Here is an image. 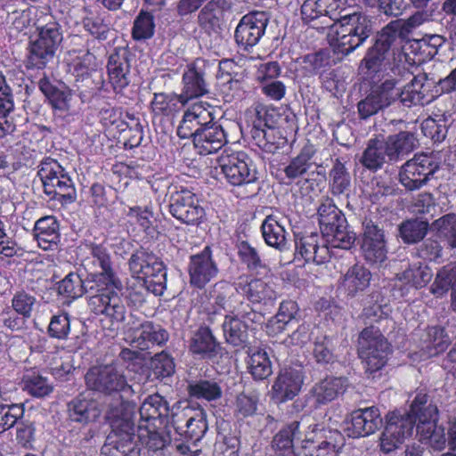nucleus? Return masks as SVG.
<instances>
[{"mask_svg": "<svg viewBox=\"0 0 456 456\" xmlns=\"http://www.w3.org/2000/svg\"><path fill=\"white\" fill-rule=\"evenodd\" d=\"M370 272L362 265H354L344 275L342 286L348 295L354 296L364 290L370 284Z\"/></svg>", "mask_w": 456, "mask_h": 456, "instance_id": "46", "label": "nucleus"}, {"mask_svg": "<svg viewBox=\"0 0 456 456\" xmlns=\"http://www.w3.org/2000/svg\"><path fill=\"white\" fill-rule=\"evenodd\" d=\"M189 349L202 359H212L219 354L221 346L210 329L200 327L191 338Z\"/></svg>", "mask_w": 456, "mask_h": 456, "instance_id": "36", "label": "nucleus"}, {"mask_svg": "<svg viewBox=\"0 0 456 456\" xmlns=\"http://www.w3.org/2000/svg\"><path fill=\"white\" fill-rule=\"evenodd\" d=\"M23 414L24 409L21 404L5 405L0 403V434L14 427Z\"/></svg>", "mask_w": 456, "mask_h": 456, "instance_id": "58", "label": "nucleus"}, {"mask_svg": "<svg viewBox=\"0 0 456 456\" xmlns=\"http://www.w3.org/2000/svg\"><path fill=\"white\" fill-rule=\"evenodd\" d=\"M398 96L394 80H386L358 103V112L362 118H368L380 110L388 107Z\"/></svg>", "mask_w": 456, "mask_h": 456, "instance_id": "23", "label": "nucleus"}, {"mask_svg": "<svg viewBox=\"0 0 456 456\" xmlns=\"http://www.w3.org/2000/svg\"><path fill=\"white\" fill-rule=\"evenodd\" d=\"M248 370L255 379L263 380L272 372V364L265 351L256 350L249 354Z\"/></svg>", "mask_w": 456, "mask_h": 456, "instance_id": "49", "label": "nucleus"}, {"mask_svg": "<svg viewBox=\"0 0 456 456\" xmlns=\"http://www.w3.org/2000/svg\"><path fill=\"white\" fill-rule=\"evenodd\" d=\"M359 346V354L367 371L376 372L385 366L390 349L379 330L374 327L364 329L360 334Z\"/></svg>", "mask_w": 456, "mask_h": 456, "instance_id": "12", "label": "nucleus"}, {"mask_svg": "<svg viewBox=\"0 0 456 456\" xmlns=\"http://www.w3.org/2000/svg\"><path fill=\"white\" fill-rule=\"evenodd\" d=\"M86 382L90 389L105 394L130 389L122 369L114 364L91 368L86 375Z\"/></svg>", "mask_w": 456, "mask_h": 456, "instance_id": "17", "label": "nucleus"}, {"mask_svg": "<svg viewBox=\"0 0 456 456\" xmlns=\"http://www.w3.org/2000/svg\"><path fill=\"white\" fill-rule=\"evenodd\" d=\"M215 108L208 102H199L189 107L177 128L181 138H191L195 134L214 123Z\"/></svg>", "mask_w": 456, "mask_h": 456, "instance_id": "19", "label": "nucleus"}, {"mask_svg": "<svg viewBox=\"0 0 456 456\" xmlns=\"http://www.w3.org/2000/svg\"><path fill=\"white\" fill-rule=\"evenodd\" d=\"M199 62L196 61L187 66L183 74L182 91L179 94L182 105L190 100L201 97L208 93V84L204 78V73Z\"/></svg>", "mask_w": 456, "mask_h": 456, "instance_id": "28", "label": "nucleus"}, {"mask_svg": "<svg viewBox=\"0 0 456 456\" xmlns=\"http://www.w3.org/2000/svg\"><path fill=\"white\" fill-rule=\"evenodd\" d=\"M425 20L424 13L416 12L407 20H395L389 22L387 26H392L388 32L394 37L396 36L400 39V45L403 47L405 39L410 31L421 25Z\"/></svg>", "mask_w": 456, "mask_h": 456, "instance_id": "52", "label": "nucleus"}, {"mask_svg": "<svg viewBox=\"0 0 456 456\" xmlns=\"http://www.w3.org/2000/svg\"><path fill=\"white\" fill-rule=\"evenodd\" d=\"M384 144L387 151L388 159L396 161L416 148L417 139L412 133L404 131L388 136Z\"/></svg>", "mask_w": 456, "mask_h": 456, "instance_id": "43", "label": "nucleus"}, {"mask_svg": "<svg viewBox=\"0 0 456 456\" xmlns=\"http://www.w3.org/2000/svg\"><path fill=\"white\" fill-rule=\"evenodd\" d=\"M222 328L227 343L238 346L247 341L248 325L237 315L225 314Z\"/></svg>", "mask_w": 456, "mask_h": 456, "instance_id": "47", "label": "nucleus"}, {"mask_svg": "<svg viewBox=\"0 0 456 456\" xmlns=\"http://www.w3.org/2000/svg\"><path fill=\"white\" fill-rule=\"evenodd\" d=\"M450 289L452 293V306L456 311V265L448 264L440 268L430 287V291L436 297L444 296Z\"/></svg>", "mask_w": 456, "mask_h": 456, "instance_id": "40", "label": "nucleus"}, {"mask_svg": "<svg viewBox=\"0 0 456 456\" xmlns=\"http://www.w3.org/2000/svg\"><path fill=\"white\" fill-rule=\"evenodd\" d=\"M84 28L99 40H105L110 31L109 25L101 16H88L83 20Z\"/></svg>", "mask_w": 456, "mask_h": 456, "instance_id": "63", "label": "nucleus"}, {"mask_svg": "<svg viewBox=\"0 0 456 456\" xmlns=\"http://www.w3.org/2000/svg\"><path fill=\"white\" fill-rule=\"evenodd\" d=\"M236 289L252 304L266 305L277 299L275 283L270 278L240 279Z\"/></svg>", "mask_w": 456, "mask_h": 456, "instance_id": "22", "label": "nucleus"}, {"mask_svg": "<svg viewBox=\"0 0 456 456\" xmlns=\"http://www.w3.org/2000/svg\"><path fill=\"white\" fill-rule=\"evenodd\" d=\"M263 238L265 243L279 250H283L287 246V232L282 220L271 215L265 217L261 225Z\"/></svg>", "mask_w": 456, "mask_h": 456, "instance_id": "42", "label": "nucleus"}, {"mask_svg": "<svg viewBox=\"0 0 456 456\" xmlns=\"http://www.w3.org/2000/svg\"><path fill=\"white\" fill-rule=\"evenodd\" d=\"M347 387V380L342 377H327L314 384L310 391L314 405L327 404L343 395Z\"/></svg>", "mask_w": 456, "mask_h": 456, "instance_id": "31", "label": "nucleus"}, {"mask_svg": "<svg viewBox=\"0 0 456 456\" xmlns=\"http://www.w3.org/2000/svg\"><path fill=\"white\" fill-rule=\"evenodd\" d=\"M433 226L441 236L448 240L452 248H456V215L447 214L433 223Z\"/></svg>", "mask_w": 456, "mask_h": 456, "instance_id": "59", "label": "nucleus"}, {"mask_svg": "<svg viewBox=\"0 0 456 456\" xmlns=\"http://www.w3.org/2000/svg\"><path fill=\"white\" fill-rule=\"evenodd\" d=\"M33 232L38 247L44 250L55 248L60 241V224L53 216L39 218L35 223Z\"/></svg>", "mask_w": 456, "mask_h": 456, "instance_id": "34", "label": "nucleus"}, {"mask_svg": "<svg viewBox=\"0 0 456 456\" xmlns=\"http://www.w3.org/2000/svg\"><path fill=\"white\" fill-rule=\"evenodd\" d=\"M257 397L253 395L240 394L235 401L234 412L238 418H247L256 413Z\"/></svg>", "mask_w": 456, "mask_h": 456, "instance_id": "62", "label": "nucleus"}, {"mask_svg": "<svg viewBox=\"0 0 456 456\" xmlns=\"http://www.w3.org/2000/svg\"><path fill=\"white\" fill-rule=\"evenodd\" d=\"M135 410L134 403L122 401L107 411L112 434L102 447V456H141V450L134 441L133 418Z\"/></svg>", "mask_w": 456, "mask_h": 456, "instance_id": "3", "label": "nucleus"}, {"mask_svg": "<svg viewBox=\"0 0 456 456\" xmlns=\"http://www.w3.org/2000/svg\"><path fill=\"white\" fill-rule=\"evenodd\" d=\"M124 339L134 348L147 350L156 345L165 344L168 339V333L159 324L134 320L126 325Z\"/></svg>", "mask_w": 456, "mask_h": 456, "instance_id": "15", "label": "nucleus"}, {"mask_svg": "<svg viewBox=\"0 0 456 456\" xmlns=\"http://www.w3.org/2000/svg\"><path fill=\"white\" fill-rule=\"evenodd\" d=\"M89 256L84 260L86 267H99L101 272L87 278L89 290L94 293L103 290L117 305L126 306L122 297L123 284L111 267V259L108 248L102 244L87 246Z\"/></svg>", "mask_w": 456, "mask_h": 456, "instance_id": "5", "label": "nucleus"}, {"mask_svg": "<svg viewBox=\"0 0 456 456\" xmlns=\"http://www.w3.org/2000/svg\"><path fill=\"white\" fill-rule=\"evenodd\" d=\"M268 18L264 12H252L244 15L234 32L237 45L243 50L256 45L265 35Z\"/></svg>", "mask_w": 456, "mask_h": 456, "instance_id": "18", "label": "nucleus"}, {"mask_svg": "<svg viewBox=\"0 0 456 456\" xmlns=\"http://www.w3.org/2000/svg\"><path fill=\"white\" fill-rule=\"evenodd\" d=\"M155 23L153 15L141 11L134 21L132 35L135 40H145L154 35Z\"/></svg>", "mask_w": 456, "mask_h": 456, "instance_id": "55", "label": "nucleus"}, {"mask_svg": "<svg viewBox=\"0 0 456 456\" xmlns=\"http://www.w3.org/2000/svg\"><path fill=\"white\" fill-rule=\"evenodd\" d=\"M169 212L175 218L188 225L200 224L206 216L197 194L183 187L171 193Z\"/></svg>", "mask_w": 456, "mask_h": 456, "instance_id": "16", "label": "nucleus"}, {"mask_svg": "<svg viewBox=\"0 0 456 456\" xmlns=\"http://www.w3.org/2000/svg\"><path fill=\"white\" fill-rule=\"evenodd\" d=\"M428 336L429 339L425 346V354L428 357H434L444 352L451 343L450 338L442 328H429Z\"/></svg>", "mask_w": 456, "mask_h": 456, "instance_id": "51", "label": "nucleus"}, {"mask_svg": "<svg viewBox=\"0 0 456 456\" xmlns=\"http://www.w3.org/2000/svg\"><path fill=\"white\" fill-rule=\"evenodd\" d=\"M62 38L60 25L56 22L37 27V33L30 37L29 65L37 69L45 68L53 59Z\"/></svg>", "mask_w": 456, "mask_h": 456, "instance_id": "9", "label": "nucleus"}, {"mask_svg": "<svg viewBox=\"0 0 456 456\" xmlns=\"http://www.w3.org/2000/svg\"><path fill=\"white\" fill-rule=\"evenodd\" d=\"M415 419L411 408L408 412L392 411L387 416V424L380 436V449L389 453L399 448L413 434Z\"/></svg>", "mask_w": 456, "mask_h": 456, "instance_id": "14", "label": "nucleus"}, {"mask_svg": "<svg viewBox=\"0 0 456 456\" xmlns=\"http://www.w3.org/2000/svg\"><path fill=\"white\" fill-rule=\"evenodd\" d=\"M426 80V74L414 76L411 81L407 84L403 90L400 91V89L396 87L398 90L397 98L407 107L428 103L430 100L427 96L428 90L425 86Z\"/></svg>", "mask_w": 456, "mask_h": 456, "instance_id": "39", "label": "nucleus"}, {"mask_svg": "<svg viewBox=\"0 0 456 456\" xmlns=\"http://www.w3.org/2000/svg\"><path fill=\"white\" fill-rule=\"evenodd\" d=\"M304 375L301 369L284 368L275 378L270 396L277 403L293 400L301 391Z\"/></svg>", "mask_w": 456, "mask_h": 456, "instance_id": "20", "label": "nucleus"}, {"mask_svg": "<svg viewBox=\"0 0 456 456\" xmlns=\"http://www.w3.org/2000/svg\"><path fill=\"white\" fill-rule=\"evenodd\" d=\"M351 188V175L345 164L336 159L329 172V189L334 196H347Z\"/></svg>", "mask_w": 456, "mask_h": 456, "instance_id": "45", "label": "nucleus"}, {"mask_svg": "<svg viewBox=\"0 0 456 456\" xmlns=\"http://www.w3.org/2000/svg\"><path fill=\"white\" fill-rule=\"evenodd\" d=\"M166 272L162 262L151 253L149 258V265L142 274L141 280L142 286L156 296L162 295L166 289Z\"/></svg>", "mask_w": 456, "mask_h": 456, "instance_id": "38", "label": "nucleus"}, {"mask_svg": "<svg viewBox=\"0 0 456 456\" xmlns=\"http://www.w3.org/2000/svg\"><path fill=\"white\" fill-rule=\"evenodd\" d=\"M439 163L430 154H416L399 171V182L408 191H417L428 183L438 170Z\"/></svg>", "mask_w": 456, "mask_h": 456, "instance_id": "13", "label": "nucleus"}, {"mask_svg": "<svg viewBox=\"0 0 456 456\" xmlns=\"http://www.w3.org/2000/svg\"><path fill=\"white\" fill-rule=\"evenodd\" d=\"M299 427V421H293L274 436L273 447L277 452V456H295L294 443L301 445V440L304 439Z\"/></svg>", "mask_w": 456, "mask_h": 456, "instance_id": "37", "label": "nucleus"}, {"mask_svg": "<svg viewBox=\"0 0 456 456\" xmlns=\"http://www.w3.org/2000/svg\"><path fill=\"white\" fill-rule=\"evenodd\" d=\"M217 163L221 173L232 185L253 183L258 178L254 161L244 151L224 150L217 158Z\"/></svg>", "mask_w": 456, "mask_h": 456, "instance_id": "10", "label": "nucleus"}, {"mask_svg": "<svg viewBox=\"0 0 456 456\" xmlns=\"http://www.w3.org/2000/svg\"><path fill=\"white\" fill-rule=\"evenodd\" d=\"M152 111L157 115H171L179 110L182 105L180 95L171 94H154V97L151 102Z\"/></svg>", "mask_w": 456, "mask_h": 456, "instance_id": "50", "label": "nucleus"}, {"mask_svg": "<svg viewBox=\"0 0 456 456\" xmlns=\"http://www.w3.org/2000/svg\"><path fill=\"white\" fill-rule=\"evenodd\" d=\"M22 380L24 389L36 397L45 396L53 390V387L48 380L36 372L25 374Z\"/></svg>", "mask_w": 456, "mask_h": 456, "instance_id": "56", "label": "nucleus"}, {"mask_svg": "<svg viewBox=\"0 0 456 456\" xmlns=\"http://www.w3.org/2000/svg\"><path fill=\"white\" fill-rule=\"evenodd\" d=\"M361 249L365 260L371 264L383 263L387 258L384 232L371 221L363 223Z\"/></svg>", "mask_w": 456, "mask_h": 456, "instance_id": "25", "label": "nucleus"}, {"mask_svg": "<svg viewBox=\"0 0 456 456\" xmlns=\"http://www.w3.org/2000/svg\"><path fill=\"white\" fill-rule=\"evenodd\" d=\"M87 286V279L83 281L77 273H70L62 279L58 285L59 294L69 300L87 294L88 305L95 314H102L112 322H122L125 321L126 306L117 305L108 294L99 289V291L92 293Z\"/></svg>", "mask_w": 456, "mask_h": 456, "instance_id": "6", "label": "nucleus"}, {"mask_svg": "<svg viewBox=\"0 0 456 456\" xmlns=\"http://www.w3.org/2000/svg\"><path fill=\"white\" fill-rule=\"evenodd\" d=\"M136 436L151 456H167L166 447L170 444L169 434L161 428L162 417L168 413L166 400L158 394L149 395L142 403Z\"/></svg>", "mask_w": 456, "mask_h": 456, "instance_id": "2", "label": "nucleus"}, {"mask_svg": "<svg viewBox=\"0 0 456 456\" xmlns=\"http://www.w3.org/2000/svg\"><path fill=\"white\" fill-rule=\"evenodd\" d=\"M70 332V321L68 314L53 315L48 326V333L52 338L66 339Z\"/></svg>", "mask_w": 456, "mask_h": 456, "instance_id": "61", "label": "nucleus"}, {"mask_svg": "<svg viewBox=\"0 0 456 456\" xmlns=\"http://www.w3.org/2000/svg\"><path fill=\"white\" fill-rule=\"evenodd\" d=\"M232 9L229 0H208L197 15L199 27L208 35L220 33L225 24L226 13Z\"/></svg>", "mask_w": 456, "mask_h": 456, "instance_id": "21", "label": "nucleus"}, {"mask_svg": "<svg viewBox=\"0 0 456 456\" xmlns=\"http://www.w3.org/2000/svg\"><path fill=\"white\" fill-rule=\"evenodd\" d=\"M345 11L342 0H305L300 9L305 23L317 30L328 28L330 45L347 55L370 36L372 23L362 12L342 14Z\"/></svg>", "mask_w": 456, "mask_h": 456, "instance_id": "1", "label": "nucleus"}, {"mask_svg": "<svg viewBox=\"0 0 456 456\" xmlns=\"http://www.w3.org/2000/svg\"><path fill=\"white\" fill-rule=\"evenodd\" d=\"M427 394L419 392L411 404L416 433L421 443L428 444L434 450L441 451L447 441L444 428L437 424V407L431 403L427 405Z\"/></svg>", "mask_w": 456, "mask_h": 456, "instance_id": "7", "label": "nucleus"}, {"mask_svg": "<svg viewBox=\"0 0 456 456\" xmlns=\"http://www.w3.org/2000/svg\"><path fill=\"white\" fill-rule=\"evenodd\" d=\"M428 229V223L426 221L408 220L400 226V235L404 242L416 243L425 237Z\"/></svg>", "mask_w": 456, "mask_h": 456, "instance_id": "54", "label": "nucleus"}, {"mask_svg": "<svg viewBox=\"0 0 456 456\" xmlns=\"http://www.w3.org/2000/svg\"><path fill=\"white\" fill-rule=\"evenodd\" d=\"M314 152L315 151L313 145L304 146L300 152L296 157L292 158L285 167L284 173L286 176L289 179L294 180L307 175L314 166L312 159Z\"/></svg>", "mask_w": 456, "mask_h": 456, "instance_id": "44", "label": "nucleus"}, {"mask_svg": "<svg viewBox=\"0 0 456 456\" xmlns=\"http://www.w3.org/2000/svg\"><path fill=\"white\" fill-rule=\"evenodd\" d=\"M218 273V267L212 257V251L206 247L201 252L190 257L189 275L192 286L202 289Z\"/></svg>", "mask_w": 456, "mask_h": 456, "instance_id": "26", "label": "nucleus"}, {"mask_svg": "<svg viewBox=\"0 0 456 456\" xmlns=\"http://www.w3.org/2000/svg\"><path fill=\"white\" fill-rule=\"evenodd\" d=\"M392 26H386L379 33L373 46L368 49L361 62L360 69L367 76H374L387 70L395 71L404 64L406 54L400 45V39L388 31Z\"/></svg>", "mask_w": 456, "mask_h": 456, "instance_id": "4", "label": "nucleus"}, {"mask_svg": "<svg viewBox=\"0 0 456 456\" xmlns=\"http://www.w3.org/2000/svg\"><path fill=\"white\" fill-rule=\"evenodd\" d=\"M37 175L42 182L44 192L61 204L75 200V189L63 167L53 159L41 162Z\"/></svg>", "mask_w": 456, "mask_h": 456, "instance_id": "8", "label": "nucleus"}, {"mask_svg": "<svg viewBox=\"0 0 456 456\" xmlns=\"http://www.w3.org/2000/svg\"><path fill=\"white\" fill-rule=\"evenodd\" d=\"M192 412L191 408H184L172 416V425L175 431L188 440L200 441L208 429L205 414L202 411Z\"/></svg>", "mask_w": 456, "mask_h": 456, "instance_id": "24", "label": "nucleus"}, {"mask_svg": "<svg viewBox=\"0 0 456 456\" xmlns=\"http://www.w3.org/2000/svg\"><path fill=\"white\" fill-rule=\"evenodd\" d=\"M38 86L56 114L62 116L69 112L72 100L70 89L53 85L46 77L39 80Z\"/></svg>", "mask_w": 456, "mask_h": 456, "instance_id": "33", "label": "nucleus"}, {"mask_svg": "<svg viewBox=\"0 0 456 456\" xmlns=\"http://www.w3.org/2000/svg\"><path fill=\"white\" fill-rule=\"evenodd\" d=\"M433 272L422 263L412 264L401 274L397 275L395 287H398L400 296L404 297L409 288L421 289L432 279Z\"/></svg>", "mask_w": 456, "mask_h": 456, "instance_id": "32", "label": "nucleus"}, {"mask_svg": "<svg viewBox=\"0 0 456 456\" xmlns=\"http://www.w3.org/2000/svg\"><path fill=\"white\" fill-rule=\"evenodd\" d=\"M344 445L343 435L322 424H310L304 432L301 447L307 456H337Z\"/></svg>", "mask_w": 456, "mask_h": 456, "instance_id": "11", "label": "nucleus"}, {"mask_svg": "<svg viewBox=\"0 0 456 456\" xmlns=\"http://www.w3.org/2000/svg\"><path fill=\"white\" fill-rule=\"evenodd\" d=\"M69 416L72 421L86 424L95 421L102 410L97 402L86 397H77L68 405Z\"/></svg>", "mask_w": 456, "mask_h": 456, "instance_id": "41", "label": "nucleus"}, {"mask_svg": "<svg viewBox=\"0 0 456 456\" xmlns=\"http://www.w3.org/2000/svg\"><path fill=\"white\" fill-rule=\"evenodd\" d=\"M327 243L332 248L349 249L355 241V234L348 231L346 223L343 227L333 229V232L323 236Z\"/></svg>", "mask_w": 456, "mask_h": 456, "instance_id": "57", "label": "nucleus"}, {"mask_svg": "<svg viewBox=\"0 0 456 456\" xmlns=\"http://www.w3.org/2000/svg\"><path fill=\"white\" fill-rule=\"evenodd\" d=\"M129 53L125 47L116 48L110 55L108 74L110 82L115 90H122L129 84Z\"/></svg>", "mask_w": 456, "mask_h": 456, "instance_id": "30", "label": "nucleus"}, {"mask_svg": "<svg viewBox=\"0 0 456 456\" xmlns=\"http://www.w3.org/2000/svg\"><path fill=\"white\" fill-rule=\"evenodd\" d=\"M188 391L191 396L208 401L217 399L222 394L217 383L205 379L189 382Z\"/></svg>", "mask_w": 456, "mask_h": 456, "instance_id": "53", "label": "nucleus"}, {"mask_svg": "<svg viewBox=\"0 0 456 456\" xmlns=\"http://www.w3.org/2000/svg\"><path fill=\"white\" fill-rule=\"evenodd\" d=\"M296 249L305 262H313L316 265L324 263L330 256L329 248L324 244H320V237L316 233L297 239Z\"/></svg>", "mask_w": 456, "mask_h": 456, "instance_id": "35", "label": "nucleus"}, {"mask_svg": "<svg viewBox=\"0 0 456 456\" xmlns=\"http://www.w3.org/2000/svg\"><path fill=\"white\" fill-rule=\"evenodd\" d=\"M381 423L379 409L372 406L354 411L351 414V420L347 423L346 429L349 436H366L373 434Z\"/></svg>", "mask_w": 456, "mask_h": 456, "instance_id": "27", "label": "nucleus"}, {"mask_svg": "<svg viewBox=\"0 0 456 456\" xmlns=\"http://www.w3.org/2000/svg\"><path fill=\"white\" fill-rule=\"evenodd\" d=\"M314 357L319 363H330L335 359L332 339L327 336L318 337L314 341Z\"/></svg>", "mask_w": 456, "mask_h": 456, "instance_id": "60", "label": "nucleus"}, {"mask_svg": "<svg viewBox=\"0 0 456 456\" xmlns=\"http://www.w3.org/2000/svg\"><path fill=\"white\" fill-rule=\"evenodd\" d=\"M72 65L75 75L82 78L95 70L98 66L95 56L90 52L83 53L80 56H77Z\"/></svg>", "mask_w": 456, "mask_h": 456, "instance_id": "64", "label": "nucleus"}, {"mask_svg": "<svg viewBox=\"0 0 456 456\" xmlns=\"http://www.w3.org/2000/svg\"><path fill=\"white\" fill-rule=\"evenodd\" d=\"M387 158V151L384 142L372 139L369 141L360 159V162L366 168L376 171L382 167L386 163Z\"/></svg>", "mask_w": 456, "mask_h": 456, "instance_id": "48", "label": "nucleus"}, {"mask_svg": "<svg viewBox=\"0 0 456 456\" xmlns=\"http://www.w3.org/2000/svg\"><path fill=\"white\" fill-rule=\"evenodd\" d=\"M195 148L201 155L212 154L227 142L226 134L221 125L212 123L191 136Z\"/></svg>", "mask_w": 456, "mask_h": 456, "instance_id": "29", "label": "nucleus"}]
</instances>
